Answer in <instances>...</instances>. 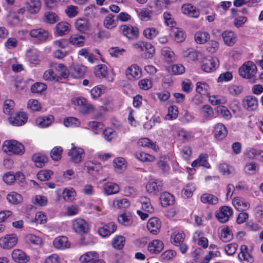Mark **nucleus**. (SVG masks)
Listing matches in <instances>:
<instances>
[{
  "mask_svg": "<svg viewBox=\"0 0 263 263\" xmlns=\"http://www.w3.org/2000/svg\"><path fill=\"white\" fill-rule=\"evenodd\" d=\"M29 34L31 37L41 41H45L49 36L48 32L42 28L31 30Z\"/></svg>",
  "mask_w": 263,
  "mask_h": 263,
  "instance_id": "obj_15",
  "label": "nucleus"
},
{
  "mask_svg": "<svg viewBox=\"0 0 263 263\" xmlns=\"http://www.w3.org/2000/svg\"><path fill=\"white\" fill-rule=\"evenodd\" d=\"M104 190L107 195H112L119 192V185L115 183L107 182L104 185Z\"/></svg>",
  "mask_w": 263,
  "mask_h": 263,
  "instance_id": "obj_38",
  "label": "nucleus"
},
{
  "mask_svg": "<svg viewBox=\"0 0 263 263\" xmlns=\"http://www.w3.org/2000/svg\"><path fill=\"white\" fill-rule=\"evenodd\" d=\"M28 117L24 112H20L16 114L14 117L9 118V123L14 126H21L24 124L27 121Z\"/></svg>",
  "mask_w": 263,
  "mask_h": 263,
  "instance_id": "obj_14",
  "label": "nucleus"
},
{
  "mask_svg": "<svg viewBox=\"0 0 263 263\" xmlns=\"http://www.w3.org/2000/svg\"><path fill=\"white\" fill-rule=\"evenodd\" d=\"M114 166L116 172L122 173L126 167L125 160L122 157L116 158L114 160Z\"/></svg>",
  "mask_w": 263,
  "mask_h": 263,
  "instance_id": "obj_42",
  "label": "nucleus"
},
{
  "mask_svg": "<svg viewBox=\"0 0 263 263\" xmlns=\"http://www.w3.org/2000/svg\"><path fill=\"white\" fill-rule=\"evenodd\" d=\"M126 75L129 80H135L140 78L142 76V70L137 64H133L128 67L125 71Z\"/></svg>",
  "mask_w": 263,
  "mask_h": 263,
  "instance_id": "obj_12",
  "label": "nucleus"
},
{
  "mask_svg": "<svg viewBox=\"0 0 263 263\" xmlns=\"http://www.w3.org/2000/svg\"><path fill=\"white\" fill-rule=\"evenodd\" d=\"M222 37L224 43L229 46H233L237 42V35L232 31H224L222 33Z\"/></svg>",
  "mask_w": 263,
  "mask_h": 263,
  "instance_id": "obj_21",
  "label": "nucleus"
},
{
  "mask_svg": "<svg viewBox=\"0 0 263 263\" xmlns=\"http://www.w3.org/2000/svg\"><path fill=\"white\" fill-rule=\"evenodd\" d=\"M72 228L74 231L79 234L87 233L89 231V224L81 218H77L72 221Z\"/></svg>",
  "mask_w": 263,
  "mask_h": 263,
  "instance_id": "obj_4",
  "label": "nucleus"
},
{
  "mask_svg": "<svg viewBox=\"0 0 263 263\" xmlns=\"http://www.w3.org/2000/svg\"><path fill=\"white\" fill-rule=\"evenodd\" d=\"M94 73L99 78H104L109 82L113 81L112 74L108 71L107 66L104 64L96 66L94 69Z\"/></svg>",
  "mask_w": 263,
  "mask_h": 263,
  "instance_id": "obj_8",
  "label": "nucleus"
},
{
  "mask_svg": "<svg viewBox=\"0 0 263 263\" xmlns=\"http://www.w3.org/2000/svg\"><path fill=\"white\" fill-rule=\"evenodd\" d=\"M169 159L167 157L161 158L158 162L157 165L163 173H167L170 170V167L168 164Z\"/></svg>",
  "mask_w": 263,
  "mask_h": 263,
  "instance_id": "obj_49",
  "label": "nucleus"
},
{
  "mask_svg": "<svg viewBox=\"0 0 263 263\" xmlns=\"http://www.w3.org/2000/svg\"><path fill=\"white\" fill-rule=\"evenodd\" d=\"M164 245L162 241L156 239L150 242L147 249L149 252L154 254L160 253L163 249Z\"/></svg>",
  "mask_w": 263,
  "mask_h": 263,
  "instance_id": "obj_25",
  "label": "nucleus"
},
{
  "mask_svg": "<svg viewBox=\"0 0 263 263\" xmlns=\"http://www.w3.org/2000/svg\"><path fill=\"white\" fill-rule=\"evenodd\" d=\"M257 69L252 61L246 62L239 69V74L243 78L254 80Z\"/></svg>",
  "mask_w": 263,
  "mask_h": 263,
  "instance_id": "obj_1",
  "label": "nucleus"
},
{
  "mask_svg": "<svg viewBox=\"0 0 263 263\" xmlns=\"http://www.w3.org/2000/svg\"><path fill=\"white\" fill-rule=\"evenodd\" d=\"M115 15L109 13L104 18L103 24L104 27L108 29H111L117 26V22L114 19Z\"/></svg>",
  "mask_w": 263,
  "mask_h": 263,
  "instance_id": "obj_40",
  "label": "nucleus"
},
{
  "mask_svg": "<svg viewBox=\"0 0 263 263\" xmlns=\"http://www.w3.org/2000/svg\"><path fill=\"white\" fill-rule=\"evenodd\" d=\"M233 214L232 209L228 206L221 207L216 213L217 220L221 223L227 222Z\"/></svg>",
  "mask_w": 263,
  "mask_h": 263,
  "instance_id": "obj_9",
  "label": "nucleus"
},
{
  "mask_svg": "<svg viewBox=\"0 0 263 263\" xmlns=\"http://www.w3.org/2000/svg\"><path fill=\"white\" fill-rule=\"evenodd\" d=\"M144 50L146 51L144 58L146 59L152 58L155 52L154 47L151 44L147 42H144Z\"/></svg>",
  "mask_w": 263,
  "mask_h": 263,
  "instance_id": "obj_51",
  "label": "nucleus"
},
{
  "mask_svg": "<svg viewBox=\"0 0 263 263\" xmlns=\"http://www.w3.org/2000/svg\"><path fill=\"white\" fill-rule=\"evenodd\" d=\"M178 115V108L176 106H171L168 108V114L166 116V119L173 120L176 119Z\"/></svg>",
  "mask_w": 263,
  "mask_h": 263,
  "instance_id": "obj_58",
  "label": "nucleus"
},
{
  "mask_svg": "<svg viewBox=\"0 0 263 263\" xmlns=\"http://www.w3.org/2000/svg\"><path fill=\"white\" fill-rule=\"evenodd\" d=\"M17 237L15 234L6 235L0 238V247L4 249H10L17 243Z\"/></svg>",
  "mask_w": 263,
  "mask_h": 263,
  "instance_id": "obj_5",
  "label": "nucleus"
},
{
  "mask_svg": "<svg viewBox=\"0 0 263 263\" xmlns=\"http://www.w3.org/2000/svg\"><path fill=\"white\" fill-rule=\"evenodd\" d=\"M182 12L183 14L192 17L197 18L199 16V11L190 4H186L182 7Z\"/></svg>",
  "mask_w": 263,
  "mask_h": 263,
  "instance_id": "obj_22",
  "label": "nucleus"
},
{
  "mask_svg": "<svg viewBox=\"0 0 263 263\" xmlns=\"http://www.w3.org/2000/svg\"><path fill=\"white\" fill-rule=\"evenodd\" d=\"M50 67L54 69L59 75L64 79H66L69 75V71L67 67L62 63H52Z\"/></svg>",
  "mask_w": 263,
  "mask_h": 263,
  "instance_id": "obj_20",
  "label": "nucleus"
},
{
  "mask_svg": "<svg viewBox=\"0 0 263 263\" xmlns=\"http://www.w3.org/2000/svg\"><path fill=\"white\" fill-rule=\"evenodd\" d=\"M160 200L162 205L164 207L173 205L175 201L173 195L168 192L162 193L160 195Z\"/></svg>",
  "mask_w": 263,
  "mask_h": 263,
  "instance_id": "obj_31",
  "label": "nucleus"
},
{
  "mask_svg": "<svg viewBox=\"0 0 263 263\" xmlns=\"http://www.w3.org/2000/svg\"><path fill=\"white\" fill-rule=\"evenodd\" d=\"M76 195L75 191L72 189H65L63 192V198L65 200L70 201L73 200Z\"/></svg>",
  "mask_w": 263,
  "mask_h": 263,
  "instance_id": "obj_57",
  "label": "nucleus"
},
{
  "mask_svg": "<svg viewBox=\"0 0 263 263\" xmlns=\"http://www.w3.org/2000/svg\"><path fill=\"white\" fill-rule=\"evenodd\" d=\"M64 124L66 127H78L80 125V122L77 118L69 117L64 119Z\"/></svg>",
  "mask_w": 263,
  "mask_h": 263,
  "instance_id": "obj_54",
  "label": "nucleus"
},
{
  "mask_svg": "<svg viewBox=\"0 0 263 263\" xmlns=\"http://www.w3.org/2000/svg\"><path fill=\"white\" fill-rule=\"evenodd\" d=\"M242 105L245 109L253 111L255 110L258 106V100L253 96H247L243 99Z\"/></svg>",
  "mask_w": 263,
  "mask_h": 263,
  "instance_id": "obj_11",
  "label": "nucleus"
},
{
  "mask_svg": "<svg viewBox=\"0 0 263 263\" xmlns=\"http://www.w3.org/2000/svg\"><path fill=\"white\" fill-rule=\"evenodd\" d=\"M233 204L238 211H243L248 209L250 203L241 197H235L233 199Z\"/></svg>",
  "mask_w": 263,
  "mask_h": 263,
  "instance_id": "obj_28",
  "label": "nucleus"
},
{
  "mask_svg": "<svg viewBox=\"0 0 263 263\" xmlns=\"http://www.w3.org/2000/svg\"><path fill=\"white\" fill-rule=\"evenodd\" d=\"M120 32L129 39H136L139 35V29L132 25H123L120 27Z\"/></svg>",
  "mask_w": 263,
  "mask_h": 263,
  "instance_id": "obj_7",
  "label": "nucleus"
},
{
  "mask_svg": "<svg viewBox=\"0 0 263 263\" xmlns=\"http://www.w3.org/2000/svg\"><path fill=\"white\" fill-rule=\"evenodd\" d=\"M201 114L206 119H211L214 116L212 108L209 105H203L201 110Z\"/></svg>",
  "mask_w": 263,
  "mask_h": 263,
  "instance_id": "obj_55",
  "label": "nucleus"
},
{
  "mask_svg": "<svg viewBox=\"0 0 263 263\" xmlns=\"http://www.w3.org/2000/svg\"><path fill=\"white\" fill-rule=\"evenodd\" d=\"M210 37L209 33L207 32L198 31L194 36L195 42L198 44L205 43Z\"/></svg>",
  "mask_w": 263,
  "mask_h": 263,
  "instance_id": "obj_41",
  "label": "nucleus"
},
{
  "mask_svg": "<svg viewBox=\"0 0 263 263\" xmlns=\"http://www.w3.org/2000/svg\"><path fill=\"white\" fill-rule=\"evenodd\" d=\"M161 54L167 62L172 61L174 59V53L168 47H164L161 49Z\"/></svg>",
  "mask_w": 263,
  "mask_h": 263,
  "instance_id": "obj_52",
  "label": "nucleus"
},
{
  "mask_svg": "<svg viewBox=\"0 0 263 263\" xmlns=\"http://www.w3.org/2000/svg\"><path fill=\"white\" fill-rule=\"evenodd\" d=\"M138 144L142 146H146L150 147L154 149H156V145L153 142L149 139L147 138H141L139 140Z\"/></svg>",
  "mask_w": 263,
  "mask_h": 263,
  "instance_id": "obj_63",
  "label": "nucleus"
},
{
  "mask_svg": "<svg viewBox=\"0 0 263 263\" xmlns=\"http://www.w3.org/2000/svg\"><path fill=\"white\" fill-rule=\"evenodd\" d=\"M217 111L227 120L230 119L232 118L230 111L224 106L220 105L218 106L217 107Z\"/></svg>",
  "mask_w": 263,
  "mask_h": 263,
  "instance_id": "obj_61",
  "label": "nucleus"
},
{
  "mask_svg": "<svg viewBox=\"0 0 263 263\" xmlns=\"http://www.w3.org/2000/svg\"><path fill=\"white\" fill-rule=\"evenodd\" d=\"M41 7V2L39 0H31L28 3L27 7L28 11L32 14L39 12Z\"/></svg>",
  "mask_w": 263,
  "mask_h": 263,
  "instance_id": "obj_46",
  "label": "nucleus"
},
{
  "mask_svg": "<svg viewBox=\"0 0 263 263\" xmlns=\"http://www.w3.org/2000/svg\"><path fill=\"white\" fill-rule=\"evenodd\" d=\"M69 24L65 22L58 23L55 27L56 34L59 36H62L67 34L69 30Z\"/></svg>",
  "mask_w": 263,
  "mask_h": 263,
  "instance_id": "obj_36",
  "label": "nucleus"
},
{
  "mask_svg": "<svg viewBox=\"0 0 263 263\" xmlns=\"http://www.w3.org/2000/svg\"><path fill=\"white\" fill-rule=\"evenodd\" d=\"M116 229L117 226L115 223L111 222L99 228L98 233L101 236L106 237L113 233Z\"/></svg>",
  "mask_w": 263,
  "mask_h": 263,
  "instance_id": "obj_19",
  "label": "nucleus"
},
{
  "mask_svg": "<svg viewBox=\"0 0 263 263\" xmlns=\"http://www.w3.org/2000/svg\"><path fill=\"white\" fill-rule=\"evenodd\" d=\"M200 200L203 203L216 204L218 201V198L211 194L204 193L200 197Z\"/></svg>",
  "mask_w": 263,
  "mask_h": 263,
  "instance_id": "obj_37",
  "label": "nucleus"
},
{
  "mask_svg": "<svg viewBox=\"0 0 263 263\" xmlns=\"http://www.w3.org/2000/svg\"><path fill=\"white\" fill-rule=\"evenodd\" d=\"M47 88L46 85L40 82H37L33 84L31 87V91L32 93H41Z\"/></svg>",
  "mask_w": 263,
  "mask_h": 263,
  "instance_id": "obj_59",
  "label": "nucleus"
},
{
  "mask_svg": "<svg viewBox=\"0 0 263 263\" xmlns=\"http://www.w3.org/2000/svg\"><path fill=\"white\" fill-rule=\"evenodd\" d=\"M220 172L223 175H229L233 173L234 169L227 163H222L219 166Z\"/></svg>",
  "mask_w": 263,
  "mask_h": 263,
  "instance_id": "obj_60",
  "label": "nucleus"
},
{
  "mask_svg": "<svg viewBox=\"0 0 263 263\" xmlns=\"http://www.w3.org/2000/svg\"><path fill=\"white\" fill-rule=\"evenodd\" d=\"M119 222L124 226H128L132 223V217L129 213H124L118 216Z\"/></svg>",
  "mask_w": 263,
  "mask_h": 263,
  "instance_id": "obj_47",
  "label": "nucleus"
},
{
  "mask_svg": "<svg viewBox=\"0 0 263 263\" xmlns=\"http://www.w3.org/2000/svg\"><path fill=\"white\" fill-rule=\"evenodd\" d=\"M208 85L204 82H198L196 84V91L201 95H206L209 90Z\"/></svg>",
  "mask_w": 263,
  "mask_h": 263,
  "instance_id": "obj_64",
  "label": "nucleus"
},
{
  "mask_svg": "<svg viewBox=\"0 0 263 263\" xmlns=\"http://www.w3.org/2000/svg\"><path fill=\"white\" fill-rule=\"evenodd\" d=\"M195 190V186L192 183L186 184L182 190V195L186 198H190L192 196L193 192Z\"/></svg>",
  "mask_w": 263,
  "mask_h": 263,
  "instance_id": "obj_48",
  "label": "nucleus"
},
{
  "mask_svg": "<svg viewBox=\"0 0 263 263\" xmlns=\"http://www.w3.org/2000/svg\"><path fill=\"white\" fill-rule=\"evenodd\" d=\"M33 161L36 166L42 167L44 166L47 162L48 158L43 154L41 153L35 154L32 157Z\"/></svg>",
  "mask_w": 263,
  "mask_h": 263,
  "instance_id": "obj_34",
  "label": "nucleus"
},
{
  "mask_svg": "<svg viewBox=\"0 0 263 263\" xmlns=\"http://www.w3.org/2000/svg\"><path fill=\"white\" fill-rule=\"evenodd\" d=\"M99 258V255L96 252H88L80 257V261L82 263H91Z\"/></svg>",
  "mask_w": 263,
  "mask_h": 263,
  "instance_id": "obj_35",
  "label": "nucleus"
},
{
  "mask_svg": "<svg viewBox=\"0 0 263 263\" xmlns=\"http://www.w3.org/2000/svg\"><path fill=\"white\" fill-rule=\"evenodd\" d=\"M68 156L71 162L79 164L83 161L85 157V152L81 147L73 146L69 150Z\"/></svg>",
  "mask_w": 263,
  "mask_h": 263,
  "instance_id": "obj_3",
  "label": "nucleus"
},
{
  "mask_svg": "<svg viewBox=\"0 0 263 263\" xmlns=\"http://www.w3.org/2000/svg\"><path fill=\"white\" fill-rule=\"evenodd\" d=\"M220 239L223 242H228L233 238V234L228 227L224 226L220 232Z\"/></svg>",
  "mask_w": 263,
  "mask_h": 263,
  "instance_id": "obj_43",
  "label": "nucleus"
},
{
  "mask_svg": "<svg viewBox=\"0 0 263 263\" xmlns=\"http://www.w3.org/2000/svg\"><path fill=\"white\" fill-rule=\"evenodd\" d=\"M125 239L124 237L120 235L115 236L112 241L113 248L118 250H121L124 246Z\"/></svg>",
  "mask_w": 263,
  "mask_h": 263,
  "instance_id": "obj_45",
  "label": "nucleus"
},
{
  "mask_svg": "<svg viewBox=\"0 0 263 263\" xmlns=\"http://www.w3.org/2000/svg\"><path fill=\"white\" fill-rule=\"evenodd\" d=\"M3 180L7 184H10L14 182L15 180H19L21 182H23V180H24V176L20 172L14 175L12 172H10L4 175Z\"/></svg>",
  "mask_w": 263,
  "mask_h": 263,
  "instance_id": "obj_23",
  "label": "nucleus"
},
{
  "mask_svg": "<svg viewBox=\"0 0 263 263\" xmlns=\"http://www.w3.org/2000/svg\"><path fill=\"white\" fill-rule=\"evenodd\" d=\"M12 259L18 263H26L30 260V257L22 250L15 249L12 253Z\"/></svg>",
  "mask_w": 263,
  "mask_h": 263,
  "instance_id": "obj_17",
  "label": "nucleus"
},
{
  "mask_svg": "<svg viewBox=\"0 0 263 263\" xmlns=\"http://www.w3.org/2000/svg\"><path fill=\"white\" fill-rule=\"evenodd\" d=\"M135 156L137 159L142 162H152L155 159L154 156L143 152H137Z\"/></svg>",
  "mask_w": 263,
  "mask_h": 263,
  "instance_id": "obj_44",
  "label": "nucleus"
},
{
  "mask_svg": "<svg viewBox=\"0 0 263 263\" xmlns=\"http://www.w3.org/2000/svg\"><path fill=\"white\" fill-rule=\"evenodd\" d=\"M7 199L9 202L14 204H18L22 201L21 195L13 192L8 194Z\"/></svg>",
  "mask_w": 263,
  "mask_h": 263,
  "instance_id": "obj_50",
  "label": "nucleus"
},
{
  "mask_svg": "<svg viewBox=\"0 0 263 263\" xmlns=\"http://www.w3.org/2000/svg\"><path fill=\"white\" fill-rule=\"evenodd\" d=\"M161 222L157 217H153L149 219L147 223V228L149 232L156 235L160 232Z\"/></svg>",
  "mask_w": 263,
  "mask_h": 263,
  "instance_id": "obj_16",
  "label": "nucleus"
},
{
  "mask_svg": "<svg viewBox=\"0 0 263 263\" xmlns=\"http://www.w3.org/2000/svg\"><path fill=\"white\" fill-rule=\"evenodd\" d=\"M218 66V61L216 58L209 57L203 60L201 69L206 72L214 71Z\"/></svg>",
  "mask_w": 263,
  "mask_h": 263,
  "instance_id": "obj_10",
  "label": "nucleus"
},
{
  "mask_svg": "<svg viewBox=\"0 0 263 263\" xmlns=\"http://www.w3.org/2000/svg\"><path fill=\"white\" fill-rule=\"evenodd\" d=\"M185 234L181 232H174L171 236V243L176 246H179L184 242Z\"/></svg>",
  "mask_w": 263,
  "mask_h": 263,
  "instance_id": "obj_32",
  "label": "nucleus"
},
{
  "mask_svg": "<svg viewBox=\"0 0 263 263\" xmlns=\"http://www.w3.org/2000/svg\"><path fill=\"white\" fill-rule=\"evenodd\" d=\"M210 102L213 105L224 104L227 102V98L220 95H212L209 97Z\"/></svg>",
  "mask_w": 263,
  "mask_h": 263,
  "instance_id": "obj_39",
  "label": "nucleus"
},
{
  "mask_svg": "<svg viewBox=\"0 0 263 263\" xmlns=\"http://www.w3.org/2000/svg\"><path fill=\"white\" fill-rule=\"evenodd\" d=\"M54 117L52 115L40 117L36 119V125L41 128H45L49 126L54 121Z\"/></svg>",
  "mask_w": 263,
  "mask_h": 263,
  "instance_id": "obj_27",
  "label": "nucleus"
},
{
  "mask_svg": "<svg viewBox=\"0 0 263 263\" xmlns=\"http://www.w3.org/2000/svg\"><path fill=\"white\" fill-rule=\"evenodd\" d=\"M213 133L216 139L222 140L227 135L228 131L224 125L218 123L215 126Z\"/></svg>",
  "mask_w": 263,
  "mask_h": 263,
  "instance_id": "obj_24",
  "label": "nucleus"
},
{
  "mask_svg": "<svg viewBox=\"0 0 263 263\" xmlns=\"http://www.w3.org/2000/svg\"><path fill=\"white\" fill-rule=\"evenodd\" d=\"M63 149L60 146L54 147L50 152L51 158L54 161H58L61 158Z\"/></svg>",
  "mask_w": 263,
  "mask_h": 263,
  "instance_id": "obj_56",
  "label": "nucleus"
},
{
  "mask_svg": "<svg viewBox=\"0 0 263 263\" xmlns=\"http://www.w3.org/2000/svg\"><path fill=\"white\" fill-rule=\"evenodd\" d=\"M52 172L50 170H42L37 174V178L41 181H46L49 179Z\"/></svg>",
  "mask_w": 263,
  "mask_h": 263,
  "instance_id": "obj_62",
  "label": "nucleus"
},
{
  "mask_svg": "<svg viewBox=\"0 0 263 263\" xmlns=\"http://www.w3.org/2000/svg\"><path fill=\"white\" fill-rule=\"evenodd\" d=\"M76 29L82 33H85L90 29V26L88 20L86 18H79L75 22Z\"/></svg>",
  "mask_w": 263,
  "mask_h": 263,
  "instance_id": "obj_30",
  "label": "nucleus"
},
{
  "mask_svg": "<svg viewBox=\"0 0 263 263\" xmlns=\"http://www.w3.org/2000/svg\"><path fill=\"white\" fill-rule=\"evenodd\" d=\"M53 246L57 249L64 250L69 248L70 243L66 236H60L54 239L53 241Z\"/></svg>",
  "mask_w": 263,
  "mask_h": 263,
  "instance_id": "obj_18",
  "label": "nucleus"
},
{
  "mask_svg": "<svg viewBox=\"0 0 263 263\" xmlns=\"http://www.w3.org/2000/svg\"><path fill=\"white\" fill-rule=\"evenodd\" d=\"M33 203L39 206H45L47 203V198L42 195H36L32 198Z\"/></svg>",
  "mask_w": 263,
  "mask_h": 263,
  "instance_id": "obj_53",
  "label": "nucleus"
},
{
  "mask_svg": "<svg viewBox=\"0 0 263 263\" xmlns=\"http://www.w3.org/2000/svg\"><path fill=\"white\" fill-rule=\"evenodd\" d=\"M3 150L6 153L10 152L14 154L22 155L25 148L23 144L16 140L6 141L3 145Z\"/></svg>",
  "mask_w": 263,
  "mask_h": 263,
  "instance_id": "obj_2",
  "label": "nucleus"
},
{
  "mask_svg": "<svg viewBox=\"0 0 263 263\" xmlns=\"http://www.w3.org/2000/svg\"><path fill=\"white\" fill-rule=\"evenodd\" d=\"M163 184L159 179H151L146 185V189L148 193L154 195L157 194L163 190Z\"/></svg>",
  "mask_w": 263,
  "mask_h": 263,
  "instance_id": "obj_6",
  "label": "nucleus"
},
{
  "mask_svg": "<svg viewBox=\"0 0 263 263\" xmlns=\"http://www.w3.org/2000/svg\"><path fill=\"white\" fill-rule=\"evenodd\" d=\"M71 74L74 78L83 77L85 73V67L79 64H73L70 67Z\"/></svg>",
  "mask_w": 263,
  "mask_h": 263,
  "instance_id": "obj_26",
  "label": "nucleus"
},
{
  "mask_svg": "<svg viewBox=\"0 0 263 263\" xmlns=\"http://www.w3.org/2000/svg\"><path fill=\"white\" fill-rule=\"evenodd\" d=\"M76 104L81 106V111L84 114L89 113L93 110V106L84 98H78Z\"/></svg>",
  "mask_w": 263,
  "mask_h": 263,
  "instance_id": "obj_29",
  "label": "nucleus"
},
{
  "mask_svg": "<svg viewBox=\"0 0 263 263\" xmlns=\"http://www.w3.org/2000/svg\"><path fill=\"white\" fill-rule=\"evenodd\" d=\"M238 256L242 263H253L254 261L253 257L248 252V247L246 245L241 246Z\"/></svg>",
  "mask_w": 263,
  "mask_h": 263,
  "instance_id": "obj_13",
  "label": "nucleus"
},
{
  "mask_svg": "<svg viewBox=\"0 0 263 263\" xmlns=\"http://www.w3.org/2000/svg\"><path fill=\"white\" fill-rule=\"evenodd\" d=\"M85 41V37L82 35L74 34L71 35L69 39V43L78 47H82L84 45Z\"/></svg>",
  "mask_w": 263,
  "mask_h": 263,
  "instance_id": "obj_33",
  "label": "nucleus"
}]
</instances>
